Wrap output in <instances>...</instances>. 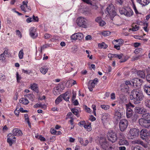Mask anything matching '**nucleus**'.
<instances>
[{"instance_id":"obj_1","label":"nucleus","mask_w":150,"mask_h":150,"mask_svg":"<svg viewBox=\"0 0 150 150\" xmlns=\"http://www.w3.org/2000/svg\"><path fill=\"white\" fill-rule=\"evenodd\" d=\"M144 95L143 92L140 90L134 89L130 93L129 98L132 100L135 104H138L140 103L141 101L144 98Z\"/></svg>"},{"instance_id":"obj_2","label":"nucleus","mask_w":150,"mask_h":150,"mask_svg":"<svg viewBox=\"0 0 150 150\" xmlns=\"http://www.w3.org/2000/svg\"><path fill=\"white\" fill-rule=\"evenodd\" d=\"M100 143L101 147L105 150H116L115 146L110 145L105 139H101Z\"/></svg>"},{"instance_id":"obj_3","label":"nucleus","mask_w":150,"mask_h":150,"mask_svg":"<svg viewBox=\"0 0 150 150\" xmlns=\"http://www.w3.org/2000/svg\"><path fill=\"white\" fill-rule=\"evenodd\" d=\"M126 108V116L128 118H131L133 115V111L131 108H133L134 105L131 103L125 105Z\"/></svg>"},{"instance_id":"obj_4","label":"nucleus","mask_w":150,"mask_h":150,"mask_svg":"<svg viewBox=\"0 0 150 150\" xmlns=\"http://www.w3.org/2000/svg\"><path fill=\"white\" fill-rule=\"evenodd\" d=\"M105 12L107 15H109L111 17L114 16L116 15V12L115 11L114 7L112 4L109 5L106 8Z\"/></svg>"},{"instance_id":"obj_5","label":"nucleus","mask_w":150,"mask_h":150,"mask_svg":"<svg viewBox=\"0 0 150 150\" xmlns=\"http://www.w3.org/2000/svg\"><path fill=\"white\" fill-rule=\"evenodd\" d=\"M107 136L108 140L112 143L115 142L117 139L116 133L112 130L109 131Z\"/></svg>"},{"instance_id":"obj_6","label":"nucleus","mask_w":150,"mask_h":150,"mask_svg":"<svg viewBox=\"0 0 150 150\" xmlns=\"http://www.w3.org/2000/svg\"><path fill=\"white\" fill-rule=\"evenodd\" d=\"M139 132L138 129L135 128L131 129L129 130V139H133L137 137L139 135Z\"/></svg>"},{"instance_id":"obj_7","label":"nucleus","mask_w":150,"mask_h":150,"mask_svg":"<svg viewBox=\"0 0 150 150\" xmlns=\"http://www.w3.org/2000/svg\"><path fill=\"white\" fill-rule=\"evenodd\" d=\"M86 20V19L84 17H79L77 18L76 22L79 26L85 28Z\"/></svg>"},{"instance_id":"obj_8","label":"nucleus","mask_w":150,"mask_h":150,"mask_svg":"<svg viewBox=\"0 0 150 150\" xmlns=\"http://www.w3.org/2000/svg\"><path fill=\"white\" fill-rule=\"evenodd\" d=\"M128 125V121L125 119L120 120L119 123L120 129L121 131H124L127 128Z\"/></svg>"},{"instance_id":"obj_9","label":"nucleus","mask_w":150,"mask_h":150,"mask_svg":"<svg viewBox=\"0 0 150 150\" xmlns=\"http://www.w3.org/2000/svg\"><path fill=\"white\" fill-rule=\"evenodd\" d=\"M141 80L138 78H135L133 79L131 81H125V86H127L128 85L134 86V84L137 85V84L139 83V82H141Z\"/></svg>"},{"instance_id":"obj_10","label":"nucleus","mask_w":150,"mask_h":150,"mask_svg":"<svg viewBox=\"0 0 150 150\" xmlns=\"http://www.w3.org/2000/svg\"><path fill=\"white\" fill-rule=\"evenodd\" d=\"M141 137L143 139H146L150 136V131L148 132L146 129H142L140 131Z\"/></svg>"},{"instance_id":"obj_11","label":"nucleus","mask_w":150,"mask_h":150,"mask_svg":"<svg viewBox=\"0 0 150 150\" xmlns=\"http://www.w3.org/2000/svg\"><path fill=\"white\" fill-rule=\"evenodd\" d=\"M139 122L141 126L146 128H149L150 126V122L144 119H140L139 120Z\"/></svg>"},{"instance_id":"obj_12","label":"nucleus","mask_w":150,"mask_h":150,"mask_svg":"<svg viewBox=\"0 0 150 150\" xmlns=\"http://www.w3.org/2000/svg\"><path fill=\"white\" fill-rule=\"evenodd\" d=\"M28 3L27 1H23V4L20 6L21 10L24 11L25 12H28L31 10L30 6H28L27 4Z\"/></svg>"},{"instance_id":"obj_13","label":"nucleus","mask_w":150,"mask_h":150,"mask_svg":"<svg viewBox=\"0 0 150 150\" xmlns=\"http://www.w3.org/2000/svg\"><path fill=\"white\" fill-rule=\"evenodd\" d=\"M30 34L31 37L33 38H35L38 36V34L36 32V29L33 28H30Z\"/></svg>"},{"instance_id":"obj_14","label":"nucleus","mask_w":150,"mask_h":150,"mask_svg":"<svg viewBox=\"0 0 150 150\" xmlns=\"http://www.w3.org/2000/svg\"><path fill=\"white\" fill-rule=\"evenodd\" d=\"M8 137L7 139V142L9 144L10 146H11L13 143L15 141L14 139L15 137L11 134H9L8 135Z\"/></svg>"},{"instance_id":"obj_15","label":"nucleus","mask_w":150,"mask_h":150,"mask_svg":"<svg viewBox=\"0 0 150 150\" xmlns=\"http://www.w3.org/2000/svg\"><path fill=\"white\" fill-rule=\"evenodd\" d=\"M145 109L141 107H137L134 108V111L135 112L139 114L143 113L145 112Z\"/></svg>"},{"instance_id":"obj_16","label":"nucleus","mask_w":150,"mask_h":150,"mask_svg":"<svg viewBox=\"0 0 150 150\" xmlns=\"http://www.w3.org/2000/svg\"><path fill=\"white\" fill-rule=\"evenodd\" d=\"M121 117L122 115L121 113L117 110H115L114 114V119L118 121L121 118Z\"/></svg>"},{"instance_id":"obj_17","label":"nucleus","mask_w":150,"mask_h":150,"mask_svg":"<svg viewBox=\"0 0 150 150\" xmlns=\"http://www.w3.org/2000/svg\"><path fill=\"white\" fill-rule=\"evenodd\" d=\"M13 136H20L22 135L21 131L17 128H15L13 130Z\"/></svg>"},{"instance_id":"obj_18","label":"nucleus","mask_w":150,"mask_h":150,"mask_svg":"<svg viewBox=\"0 0 150 150\" xmlns=\"http://www.w3.org/2000/svg\"><path fill=\"white\" fill-rule=\"evenodd\" d=\"M137 2L141 5L145 6L150 2V0H137Z\"/></svg>"},{"instance_id":"obj_19","label":"nucleus","mask_w":150,"mask_h":150,"mask_svg":"<svg viewBox=\"0 0 150 150\" xmlns=\"http://www.w3.org/2000/svg\"><path fill=\"white\" fill-rule=\"evenodd\" d=\"M121 91L125 93H127L128 91L129 87L127 86H125L124 84H122L121 86Z\"/></svg>"},{"instance_id":"obj_20","label":"nucleus","mask_w":150,"mask_h":150,"mask_svg":"<svg viewBox=\"0 0 150 150\" xmlns=\"http://www.w3.org/2000/svg\"><path fill=\"white\" fill-rule=\"evenodd\" d=\"M119 144L120 145H128L129 144V143L126 140L123 138L120 139L119 142Z\"/></svg>"},{"instance_id":"obj_21","label":"nucleus","mask_w":150,"mask_h":150,"mask_svg":"<svg viewBox=\"0 0 150 150\" xmlns=\"http://www.w3.org/2000/svg\"><path fill=\"white\" fill-rule=\"evenodd\" d=\"M144 91L145 92L148 96H150V86L145 85L144 86Z\"/></svg>"},{"instance_id":"obj_22","label":"nucleus","mask_w":150,"mask_h":150,"mask_svg":"<svg viewBox=\"0 0 150 150\" xmlns=\"http://www.w3.org/2000/svg\"><path fill=\"white\" fill-rule=\"evenodd\" d=\"M125 15L126 16L128 17H129L133 15V12L132 10L130 9H129L127 10L125 9Z\"/></svg>"},{"instance_id":"obj_23","label":"nucleus","mask_w":150,"mask_h":150,"mask_svg":"<svg viewBox=\"0 0 150 150\" xmlns=\"http://www.w3.org/2000/svg\"><path fill=\"white\" fill-rule=\"evenodd\" d=\"M68 93L66 92L64 93L61 95L62 96V98H63L66 101H67L69 100V99L70 98L69 96H68Z\"/></svg>"},{"instance_id":"obj_24","label":"nucleus","mask_w":150,"mask_h":150,"mask_svg":"<svg viewBox=\"0 0 150 150\" xmlns=\"http://www.w3.org/2000/svg\"><path fill=\"white\" fill-rule=\"evenodd\" d=\"M48 70V68L47 67H42L40 69L41 72L43 74H45Z\"/></svg>"},{"instance_id":"obj_25","label":"nucleus","mask_w":150,"mask_h":150,"mask_svg":"<svg viewBox=\"0 0 150 150\" xmlns=\"http://www.w3.org/2000/svg\"><path fill=\"white\" fill-rule=\"evenodd\" d=\"M110 116V115L107 113H103L102 115V120L104 121L108 119Z\"/></svg>"},{"instance_id":"obj_26","label":"nucleus","mask_w":150,"mask_h":150,"mask_svg":"<svg viewBox=\"0 0 150 150\" xmlns=\"http://www.w3.org/2000/svg\"><path fill=\"white\" fill-rule=\"evenodd\" d=\"M143 118L146 120L150 121V113H147L144 114L142 115Z\"/></svg>"},{"instance_id":"obj_27","label":"nucleus","mask_w":150,"mask_h":150,"mask_svg":"<svg viewBox=\"0 0 150 150\" xmlns=\"http://www.w3.org/2000/svg\"><path fill=\"white\" fill-rule=\"evenodd\" d=\"M20 102L24 105H27L29 102L28 100L25 98H22L20 100Z\"/></svg>"},{"instance_id":"obj_28","label":"nucleus","mask_w":150,"mask_h":150,"mask_svg":"<svg viewBox=\"0 0 150 150\" xmlns=\"http://www.w3.org/2000/svg\"><path fill=\"white\" fill-rule=\"evenodd\" d=\"M95 86V83H93L92 82H89V83L88 86V87L90 91H93V88H94Z\"/></svg>"},{"instance_id":"obj_29","label":"nucleus","mask_w":150,"mask_h":150,"mask_svg":"<svg viewBox=\"0 0 150 150\" xmlns=\"http://www.w3.org/2000/svg\"><path fill=\"white\" fill-rule=\"evenodd\" d=\"M60 90L59 87L54 88L53 89V92L54 95H57L60 94Z\"/></svg>"},{"instance_id":"obj_30","label":"nucleus","mask_w":150,"mask_h":150,"mask_svg":"<svg viewBox=\"0 0 150 150\" xmlns=\"http://www.w3.org/2000/svg\"><path fill=\"white\" fill-rule=\"evenodd\" d=\"M24 117L25 119V122H27L28 124L29 127H31V124L29 121V117L27 114H25Z\"/></svg>"},{"instance_id":"obj_31","label":"nucleus","mask_w":150,"mask_h":150,"mask_svg":"<svg viewBox=\"0 0 150 150\" xmlns=\"http://www.w3.org/2000/svg\"><path fill=\"white\" fill-rule=\"evenodd\" d=\"M98 47L100 48H103L105 49L108 47V45L104 42H102L101 43H99L98 45Z\"/></svg>"},{"instance_id":"obj_32","label":"nucleus","mask_w":150,"mask_h":150,"mask_svg":"<svg viewBox=\"0 0 150 150\" xmlns=\"http://www.w3.org/2000/svg\"><path fill=\"white\" fill-rule=\"evenodd\" d=\"M46 107L45 104L42 103H37L34 105V108H45Z\"/></svg>"},{"instance_id":"obj_33","label":"nucleus","mask_w":150,"mask_h":150,"mask_svg":"<svg viewBox=\"0 0 150 150\" xmlns=\"http://www.w3.org/2000/svg\"><path fill=\"white\" fill-rule=\"evenodd\" d=\"M101 34L104 37H107L110 35L111 32L109 31H105L102 32Z\"/></svg>"},{"instance_id":"obj_34","label":"nucleus","mask_w":150,"mask_h":150,"mask_svg":"<svg viewBox=\"0 0 150 150\" xmlns=\"http://www.w3.org/2000/svg\"><path fill=\"white\" fill-rule=\"evenodd\" d=\"M31 88L34 91H36L38 90V86L37 84L33 83V84H31Z\"/></svg>"},{"instance_id":"obj_35","label":"nucleus","mask_w":150,"mask_h":150,"mask_svg":"<svg viewBox=\"0 0 150 150\" xmlns=\"http://www.w3.org/2000/svg\"><path fill=\"white\" fill-rule=\"evenodd\" d=\"M137 74L140 77L144 78L145 77V74L144 72L142 71H139L138 72Z\"/></svg>"},{"instance_id":"obj_36","label":"nucleus","mask_w":150,"mask_h":150,"mask_svg":"<svg viewBox=\"0 0 150 150\" xmlns=\"http://www.w3.org/2000/svg\"><path fill=\"white\" fill-rule=\"evenodd\" d=\"M76 35L77 40H81L83 37V34L81 33H76Z\"/></svg>"},{"instance_id":"obj_37","label":"nucleus","mask_w":150,"mask_h":150,"mask_svg":"<svg viewBox=\"0 0 150 150\" xmlns=\"http://www.w3.org/2000/svg\"><path fill=\"white\" fill-rule=\"evenodd\" d=\"M145 106L150 108V100L148 98H146L144 101Z\"/></svg>"},{"instance_id":"obj_38","label":"nucleus","mask_w":150,"mask_h":150,"mask_svg":"<svg viewBox=\"0 0 150 150\" xmlns=\"http://www.w3.org/2000/svg\"><path fill=\"white\" fill-rule=\"evenodd\" d=\"M62 95H60L56 100L55 102L56 104H58L62 100Z\"/></svg>"},{"instance_id":"obj_39","label":"nucleus","mask_w":150,"mask_h":150,"mask_svg":"<svg viewBox=\"0 0 150 150\" xmlns=\"http://www.w3.org/2000/svg\"><path fill=\"white\" fill-rule=\"evenodd\" d=\"M71 112L75 115H76L77 117H79V115H78L79 113L78 110L76 109H72L71 110Z\"/></svg>"},{"instance_id":"obj_40","label":"nucleus","mask_w":150,"mask_h":150,"mask_svg":"<svg viewBox=\"0 0 150 150\" xmlns=\"http://www.w3.org/2000/svg\"><path fill=\"white\" fill-rule=\"evenodd\" d=\"M100 107L105 110H107L110 108V106L108 105H102Z\"/></svg>"},{"instance_id":"obj_41","label":"nucleus","mask_w":150,"mask_h":150,"mask_svg":"<svg viewBox=\"0 0 150 150\" xmlns=\"http://www.w3.org/2000/svg\"><path fill=\"white\" fill-rule=\"evenodd\" d=\"M6 76L2 73H0V80L2 82L4 81L6 79Z\"/></svg>"},{"instance_id":"obj_42","label":"nucleus","mask_w":150,"mask_h":150,"mask_svg":"<svg viewBox=\"0 0 150 150\" xmlns=\"http://www.w3.org/2000/svg\"><path fill=\"white\" fill-rule=\"evenodd\" d=\"M36 138L42 141H45V139L43 137L42 135H36L35 136Z\"/></svg>"},{"instance_id":"obj_43","label":"nucleus","mask_w":150,"mask_h":150,"mask_svg":"<svg viewBox=\"0 0 150 150\" xmlns=\"http://www.w3.org/2000/svg\"><path fill=\"white\" fill-rule=\"evenodd\" d=\"M139 28V26L137 25H135V26H133L132 29H129V31L130 32L131 30H132L133 31H135L137 30Z\"/></svg>"},{"instance_id":"obj_44","label":"nucleus","mask_w":150,"mask_h":150,"mask_svg":"<svg viewBox=\"0 0 150 150\" xmlns=\"http://www.w3.org/2000/svg\"><path fill=\"white\" fill-rule=\"evenodd\" d=\"M24 53L23 50H21L19 52L18 56L20 59H22L23 57Z\"/></svg>"},{"instance_id":"obj_45","label":"nucleus","mask_w":150,"mask_h":150,"mask_svg":"<svg viewBox=\"0 0 150 150\" xmlns=\"http://www.w3.org/2000/svg\"><path fill=\"white\" fill-rule=\"evenodd\" d=\"M84 127L85 129H86L88 131H90L91 130V125L90 124L84 125Z\"/></svg>"},{"instance_id":"obj_46","label":"nucleus","mask_w":150,"mask_h":150,"mask_svg":"<svg viewBox=\"0 0 150 150\" xmlns=\"http://www.w3.org/2000/svg\"><path fill=\"white\" fill-rule=\"evenodd\" d=\"M27 97L30 100L33 101V98L34 96L33 94H28L26 95Z\"/></svg>"},{"instance_id":"obj_47","label":"nucleus","mask_w":150,"mask_h":150,"mask_svg":"<svg viewBox=\"0 0 150 150\" xmlns=\"http://www.w3.org/2000/svg\"><path fill=\"white\" fill-rule=\"evenodd\" d=\"M115 41L118 42V45H120V46L123 43V40L121 39L115 40Z\"/></svg>"},{"instance_id":"obj_48","label":"nucleus","mask_w":150,"mask_h":150,"mask_svg":"<svg viewBox=\"0 0 150 150\" xmlns=\"http://www.w3.org/2000/svg\"><path fill=\"white\" fill-rule=\"evenodd\" d=\"M115 57L119 59H120L122 57L123 54H114Z\"/></svg>"},{"instance_id":"obj_49","label":"nucleus","mask_w":150,"mask_h":150,"mask_svg":"<svg viewBox=\"0 0 150 150\" xmlns=\"http://www.w3.org/2000/svg\"><path fill=\"white\" fill-rule=\"evenodd\" d=\"M5 55L3 53L0 55V60L1 61H4L5 60Z\"/></svg>"},{"instance_id":"obj_50","label":"nucleus","mask_w":150,"mask_h":150,"mask_svg":"<svg viewBox=\"0 0 150 150\" xmlns=\"http://www.w3.org/2000/svg\"><path fill=\"white\" fill-rule=\"evenodd\" d=\"M16 35L21 38L22 37V35L20 31L18 30H16Z\"/></svg>"},{"instance_id":"obj_51","label":"nucleus","mask_w":150,"mask_h":150,"mask_svg":"<svg viewBox=\"0 0 150 150\" xmlns=\"http://www.w3.org/2000/svg\"><path fill=\"white\" fill-rule=\"evenodd\" d=\"M72 114L71 112L68 113L67 115V118H72Z\"/></svg>"},{"instance_id":"obj_52","label":"nucleus","mask_w":150,"mask_h":150,"mask_svg":"<svg viewBox=\"0 0 150 150\" xmlns=\"http://www.w3.org/2000/svg\"><path fill=\"white\" fill-rule=\"evenodd\" d=\"M125 9L124 8H120L119 10V12L121 14H124L125 15Z\"/></svg>"},{"instance_id":"obj_53","label":"nucleus","mask_w":150,"mask_h":150,"mask_svg":"<svg viewBox=\"0 0 150 150\" xmlns=\"http://www.w3.org/2000/svg\"><path fill=\"white\" fill-rule=\"evenodd\" d=\"M141 141L138 140H136L134 141H133L132 142V144H140V143Z\"/></svg>"},{"instance_id":"obj_54","label":"nucleus","mask_w":150,"mask_h":150,"mask_svg":"<svg viewBox=\"0 0 150 150\" xmlns=\"http://www.w3.org/2000/svg\"><path fill=\"white\" fill-rule=\"evenodd\" d=\"M76 33H75L73 35H72L71 37V39L76 40H77V38H76Z\"/></svg>"},{"instance_id":"obj_55","label":"nucleus","mask_w":150,"mask_h":150,"mask_svg":"<svg viewBox=\"0 0 150 150\" xmlns=\"http://www.w3.org/2000/svg\"><path fill=\"white\" fill-rule=\"evenodd\" d=\"M142 50V49L141 48H137L134 51V53L136 54H138V53H139Z\"/></svg>"},{"instance_id":"obj_56","label":"nucleus","mask_w":150,"mask_h":150,"mask_svg":"<svg viewBox=\"0 0 150 150\" xmlns=\"http://www.w3.org/2000/svg\"><path fill=\"white\" fill-rule=\"evenodd\" d=\"M16 79H17V81L18 82H19L20 81V80L21 79V77L20 76H19V74L18 72H16Z\"/></svg>"},{"instance_id":"obj_57","label":"nucleus","mask_w":150,"mask_h":150,"mask_svg":"<svg viewBox=\"0 0 150 150\" xmlns=\"http://www.w3.org/2000/svg\"><path fill=\"white\" fill-rule=\"evenodd\" d=\"M86 54H88L87 57L89 58L90 59H92L93 58L92 55H91V56H90L89 51L88 50H86Z\"/></svg>"},{"instance_id":"obj_58","label":"nucleus","mask_w":150,"mask_h":150,"mask_svg":"<svg viewBox=\"0 0 150 150\" xmlns=\"http://www.w3.org/2000/svg\"><path fill=\"white\" fill-rule=\"evenodd\" d=\"M139 56H135L133 57L132 59V61H134L135 60H137L139 59Z\"/></svg>"},{"instance_id":"obj_59","label":"nucleus","mask_w":150,"mask_h":150,"mask_svg":"<svg viewBox=\"0 0 150 150\" xmlns=\"http://www.w3.org/2000/svg\"><path fill=\"white\" fill-rule=\"evenodd\" d=\"M99 25L101 26H103L105 25L106 23L103 20H101L99 23Z\"/></svg>"},{"instance_id":"obj_60","label":"nucleus","mask_w":150,"mask_h":150,"mask_svg":"<svg viewBox=\"0 0 150 150\" xmlns=\"http://www.w3.org/2000/svg\"><path fill=\"white\" fill-rule=\"evenodd\" d=\"M22 72L23 73L27 74H30V71L29 70H25L24 69H23L22 70Z\"/></svg>"},{"instance_id":"obj_61","label":"nucleus","mask_w":150,"mask_h":150,"mask_svg":"<svg viewBox=\"0 0 150 150\" xmlns=\"http://www.w3.org/2000/svg\"><path fill=\"white\" fill-rule=\"evenodd\" d=\"M101 20V18L100 17H98L95 19V21L98 23H99Z\"/></svg>"},{"instance_id":"obj_62","label":"nucleus","mask_w":150,"mask_h":150,"mask_svg":"<svg viewBox=\"0 0 150 150\" xmlns=\"http://www.w3.org/2000/svg\"><path fill=\"white\" fill-rule=\"evenodd\" d=\"M132 150H142L140 148L139 146H137L134 147L132 149Z\"/></svg>"},{"instance_id":"obj_63","label":"nucleus","mask_w":150,"mask_h":150,"mask_svg":"<svg viewBox=\"0 0 150 150\" xmlns=\"http://www.w3.org/2000/svg\"><path fill=\"white\" fill-rule=\"evenodd\" d=\"M44 38L45 39H47L51 37V35L49 34L46 33L44 36Z\"/></svg>"},{"instance_id":"obj_64","label":"nucleus","mask_w":150,"mask_h":150,"mask_svg":"<svg viewBox=\"0 0 150 150\" xmlns=\"http://www.w3.org/2000/svg\"><path fill=\"white\" fill-rule=\"evenodd\" d=\"M146 79L148 82L150 83V74H148L146 76Z\"/></svg>"}]
</instances>
